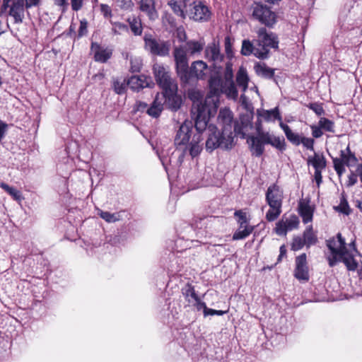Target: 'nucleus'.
I'll list each match as a JSON object with an SVG mask.
<instances>
[{
  "mask_svg": "<svg viewBox=\"0 0 362 362\" xmlns=\"http://www.w3.org/2000/svg\"><path fill=\"white\" fill-rule=\"evenodd\" d=\"M235 216L238 218V223L241 228L250 226L246 217V214L242 211H236L235 212Z\"/></svg>",
  "mask_w": 362,
  "mask_h": 362,
  "instance_id": "50",
  "label": "nucleus"
},
{
  "mask_svg": "<svg viewBox=\"0 0 362 362\" xmlns=\"http://www.w3.org/2000/svg\"><path fill=\"white\" fill-rule=\"evenodd\" d=\"M233 78V71L232 64L228 62L224 71V81L227 86L228 97L231 98H236L238 97V90Z\"/></svg>",
  "mask_w": 362,
  "mask_h": 362,
  "instance_id": "20",
  "label": "nucleus"
},
{
  "mask_svg": "<svg viewBox=\"0 0 362 362\" xmlns=\"http://www.w3.org/2000/svg\"><path fill=\"white\" fill-rule=\"evenodd\" d=\"M262 138L265 144H270L280 151L285 150L286 144L283 137L275 136L269 132H262Z\"/></svg>",
  "mask_w": 362,
  "mask_h": 362,
  "instance_id": "26",
  "label": "nucleus"
},
{
  "mask_svg": "<svg viewBox=\"0 0 362 362\" xmlns=\"http://www.w3.org/2000/svg\"><path fill=\"white\" fill-rule=\"evenodd\" d=\"M188 97L192 101L191 114L195 128L201 132L208 126L210 117L216 112V103L211 95L204 100L202 92L195 89L188 90Z\"/></svg>",
  "mask_w": 362,
  "mask_h": 362,
  "instance_id": "1",
  "label": "nucleus"
},
{
  "mask_svg": "<svg viewBox=\"0 0 362 362\" xmlns=\"http://www.w3.org/2000/svg\"><path fill=\"white\" fill-rule=\"evenodd\" d=\"M334 209L340 213H342L345 215H349L351 212V209L349 208V204L347 201L342 198L341 199L340 204L337 206H334Z\"/></svg>",
  "mask_w": 362,
  "mask_h": 362,
  "instance_id": "49",
  "label": "nucleus"
},
{
  "mask_svg": "<svg viewBox=\"0 0 362 362\" xmlns=\"http://www.w3.org/2000/svg\"><path fill=\"white\" fill-rule=\"evenodd\" d=\"M98 215L107 223H115L119 220V215L117 213L111 214L108 211H98Z\"/></svg>",
  "mask_w": 362,
  "mask_h": 362,
  "instance_id": "44",
  "label": "nucleus"
},
{
  "mask_svg": "<svg viewBox=\"0 0 362 362\" xmlns=\"http://www.w3.org/2000/svg\"><path fill=\"white\" fill-rule=\"evenodd\" d=\"M88 23L86 20H82L80 22V26L78 29V35L79 36H83L85 35L88 32Z\"/></svg>",
  "mask_w": 362,
  "mask_h": 362,
  "instance_id": "60",
  "label": "nucleus"
},
{
  "mask_svg": "<svg viewBox=\"0 0 362 362\" xmlns=\"http://www.w3.org/2000/svg\"><path fill=\"white\" fill-rule=\"evenodd\" d=\"M257 114L259 117L267 122H274L276 119L280 121V122H281V117L278 107L269 110H262V111H258Z\"/></svg>",
  "mask_w": 362,
  "mask_h": 362,
  "instance_id": "30",
  "label": "nucleus"
},
{
  "mask_svg": "<svg viewBox=\"0 0 362 362\" xmlns=\"http://www.w3.org/2000/svg\"><path fill=\"white\" fill-rule=\"evenodd\" d=\"M252 16L262 24L272 28L276 23V15L268 6L262 4H255Z\"/></svg>",
  "mask_w": 362,
  "mask_h": 362,
  "instance_id": "8",
  "label": "nucleus"
},
{
  "mask_svg": "<svg viewBox=\"0 0 362 362\" xmlns=\"http://www.w3.org/2000/svg\"><path fill=\"white\" fill-rule=\"evenodd\" d=\"M224 46H225V52L228 57H231L233 56V50H232V42L231 39L229 36L225 37L224 40Z\"/></svg>",
  "mask_w": 362,
  "mask_h": 362,
  "instance_id": "52",
  "label": "nucleus"
},
{
  "mask_svg": "<svg viewBox=\"0 0 362 362\" xmlns=\"http://www.w3.org/2000/svg\"><path fill=\"white\" fill-rule=\"evenodd\" d=\"M299 220L296 215H292L290 217L276 223L275 231L279 235H286L287 232L292 230L298 227Z\"/></svg>",
  "mask_w": 362,
  "mask_h": 362,
  "instance_id": "14",
  "label": "nucleus"
},
{
  "mask_svg": "<svg viewBox=\"0 0 362 362\" xmlns=\"http://www.w3.org/2000/svg\"><path fill=\"white\" fill-rule=\"evenodd\" d=\"M358 160L355 155L350 151L349 146L340 152V158L333 159V164L335 171L339 177H341L345 172L344 165L354 167L357 165Z\"/></svg>",
  "mask_w": 362,
  "mask_h": 362,
  "instance_id": "9",
  "label": "nucleus"
},
{
  "mask_svg": "<svg viewBox=\"0 0 362 362\" xmlns=\"http://www.w3.org/2000/svg\"><path fill=\"white\" fill-rule=\"evenodd\" d=\"M71 7L74 11H78L82 7L83 0H71Z\"/></svg>",
  "mask_w": 362,
  "mask_h": 362,
  "instance_id": "63",
  "label": "nucleus"
},
{
  "mask_svg": "<svg viewBox=\"0 0 362 362\" xmlns=\"http://www.w3.org/2000/svg\"><path fill=\"white\" fill-rule=\"evenodd\" d=\"M163 98L159 93H157L151 106L147 109V114L154 118L160 116L163 110Z\"/></svg>",
  "mask_w": 362,
  "mask_h": 362,
  "instance_id": "27",
  "label": "nucleus"
},
{
  "mask_svg": "<svg viewBox=\"0 0 362 362\" xmlns=\"http://www.w3.org/2000/svg\"><path fill=\"white\" fill-rule=\"evenodd\" d=\"M112 25V31L115 35H121L122 33L128 32V26L120 22H111Z\"/></svg>",
  "mask_w": 362,
  "mask_h": 362,
  "instance_id": "48",
  "label": "nucleus"
},
{
  "mask_svg": "<svg viewBox=\"0 0 362 362\" xmlns=\"http://www.w3.org/2000/svg\"><path fill=\"white\" fill-rule=\"evenodd\" d=\"M205 42L204 40H189L187 42L185 46L184 47L190 55H194L196 54L200 53L202 51Z\"/></svg>",
  "mask_w": 362,
  "mask_h": 362,
  "instance_id": "35",
  "label": "nucleus"
},
{
  "mask_svg": "<svg viewBox=\"0 0 362 362\" xmlns=\"http://www.w3.org/2000/svg\"><path fill=\"white\" fill-rule=\"evenodd\" d=\"M322 170H315V173H314V178H315L318 187L320 186V185L322 183Z\"/></svg>",
  "mask_w": 362,
  "mask_h": 362,
  "instance_id": "64",
  "label": "nucleus"
},
{
  "mask_svg": "<svg viewBox=\"0 0 362 362\" xmlns=\"http://www.w3.org/2000/svg\"><path fill=\"white\" fill-rule=\"evenodd\" d=\"M182 293L189 305H191L196 300L199 296L197 294L194 288L191 284H187L182 290Z\"/></svg>",
  "mask_w": 362,
  "mask_h": 362,
  "instance_id": "38",
  "label": "nucleus"
},
{
  "mask_svg": "<svg viewBox=\"0 0 362 362\" xmlns=\"http://www.w3.org/2000/svg\"><path fill=\"white\" fill-rule=\"evenodd\" d=\"M248 82L249 77L247 70L245 67L240 66L236 74L237 85L243 92H245L247 88Z\"/></svg>",
  "mask_w": 362,
  "mask_h": 362,
  "instance_id": "31",
  "label": "nucleus"
},
{
  "mask_svg": "<svg viewBox=\"0 0 362 362\" xmlns=\"http://www.w3.org/2000/svg\"><path fill=\"white\" fill-rule=\"evenodd\" d=\"M279 126L284 132V134L287 139L290 142L296 146L300 144V140L302 137H300L299 134L294 133L287 124L283 123L282 122L279 123Z\"/></svg>",
  "mask_w": 362,
  "mask_h": 362,
  "instance_id": "34",
  "label": "nucleus"
},
{
  "mask_svg": "<svg viewBox=\"0 0 362 362\" xmlns=\"http://www.w3.org/2000/svg\"><path fill=\"white\" fill-rule=\"evenodd\" d=\"M343 262L349 270L354 271L357 267V263L352 254L350 253L349 250H347L344 255H341V257L337 258V262Z\"/></svg>",
  "mask_w": 362,
  "mask_h": 362,
  "instance_id": "36",
  "label": "nucleus"
},
{
  "mask_svg": "<svg viewBox=\"0 0 362 362\" xmlns=\"http://www.w3.org/2000/svg\"><path fill=\"white\" fill-rule=\"evenodd\" d=\"M168 4L177 16L182 18H185L183 8L186 7V6L183 5V2H177L175 0H170L168 1Z\"/></svg>",
  "mask_w": 362,
  "mask_h": 362,
  "instance_id": "41",
  "label": "nucleus"
},
{
  "mask_svg": "<svg viewBox=\"0 0 362 362\" xmlns=\"http://www.w3.org/2000/svg\"><path fill=\"white\" fill-rule=\"evenodd\" d=\"M281 213V206H269V209L266 214V218L268 221L276 220Z\"/></svg>",
  "mask_w": 362,
  "mask_h": 362,
  "instance_id": "46",
  "label": "nucleus"
},
{
  "mask_svg": "<svg viewBox=\"0 0 362 362\" xmlns=\"http://www.w3.org/2000/svg\"><path fill=\"white\" fill-rule=\"evenodd\" d=\"M190 305L194 306L197 310H203L204 314L206 311V308H207L206 303L202 301L199 298L194 300Z\"/></svg>",
  "mask_w": 362,
  "mask_h": 362,
  "instance_id": "57",
  "label": "nucleus"
},
{
  "mask_svg": "<svg viewBox=\"0 0 362 362\" xmlns=\"http://www.w3.org/2000/svg\"><path fill=\"white\" fill-rule=\"evenodd\" d=\"M25 0H3L1 13H6L13 18L15 24H21L25 18Z\"/></svg>",
  "mask_w": 362,
  "mask_h": 362,
  "instance_id": "3",
  "label": "nucleus"
},
{
  "mask_svg": "<svg viewBox=\"0 0 362 362\" xmlns=\"http://www.w3.org/2000/svg\"><path fill=\"white\" fill-rule=\"evenodd\" d=\"M148 104L142 101H136L134 105V110L136 112H146L148 109Z\"/></svg>",
  "mask_w": 362,
  "mask_h": 362,
  "instance_id": "53",
  "label": "nucleus"
},
{
  "mask_svg": "<svg viewBox=\"0 0 362 362\" xmlns=\"http://www.w3.org/2000/svg\"><path fill=\"white\" fill-rule=\"evenodd\" d=\"M254 227L252 226H248L243 228L239 226L238 229L233 235V239L235 240L245 239L252 233Z\"/></svg>",
  "mask_w": 362,
  "mask_h": 362,
  "instance_id": "40",
  "label": "nucleus"
},
{
  "mask_svg": "<svg viewBox=\"0 0 362 362\" xmlns=\"http://www.w3.org/2000/svg\"><path fill=\"white\" fill-rule=\"evenodd\" d=\"M298 210L304 223H308L312 221L314 207L310 204L309 200L300 201L298 204Z\"/></svg>",
  "mask_w": 362,
  "mask_h": 362,
  "instance_id": "25",
  "label": "nucleus"
},
{
  "mask_svg": "<svg viewBox=\"0 0 362 362\" xmlns=\"http://www.w3.org/2000/svg\"><path fill=\"white\" fill-rule=\"evenodd\" d=\"M258 135L257 136H250L247 139V142H250V150L252 154L259 157L262 155L264 151V141L262 138V132H259V128L257 127Z\"/></svg>",
  "mask_w": 362,
  "mask_h": 362,
  "instance_id": "22",
  "label": "nucleus"
},
{
  "mask_svg": "<svg viewBox=\"0 0 362 362\" xmlns=\"http://www.w3.org/2000/svg\"><path fill=\"white\" fill-rule=\"evenodd\" d=\"M127 82L122 78H116L113 80L112 86L114 90L117 94H122L125 92Z\"/></svg>",
  "mask_w": 362,
  "mask_h": 362,
  "instance_id": "45",
  "label": "nucleus"
},
{
  "mask_svg": "<svg viewBox=\"0 0 362 362\" xmlns=\"http://www.w3.org/2000/svg\"><path fill=\"white\" fill-rule=\"evenodd\" d=\"M189 18L195 21H206L209 19L211 12L209 8L201 2L194 3L189 13Z\"/></svg>",
  "mask_w": 362,
  "mask_h": 362,
  "instance_id": "16",
  "label": "nucleus"
},
{
  "mask_svg": "<svg viewBox=\"0 0 362 362\" xmlns=\"http://www.w3.org/2000/svg\"><path fill=\"white\" fill-rule=\"evenodd\" d=\"M257 38L256 45L260 51H265L267 58L269 57V49H277L279 47V40L277 35L272 32H267L266 28H260L257 30Z\"/></svg>",
  "mask_w": 362,
  "mask_h": 362,
  "instance_id": "5",
  "label": "nucleus"
},
{
  "mask_svg": "<svg viewBox=\"0 0 362 362\" xmlns=\"http://www.w3.org/2000/svg\"><path fill=\"white\" fill-rule=\"evenodd\" d=\"M190 127L187 124H182L177 132L175 139V144L177 145H183L187 144L190 138Z\"/></svg>",
  "mask_w": 362,
  "mask_h": 362,
  "instance_id": "28",
  "label": "nucleus"
},
{
  "mask_svg": "<svg viewBox=\"0 0 362 362\" xmlns=\"http://www.w3.org/2000/svg\"><path fill=\"white\" fill-rule=\"evenodd\" d=\"M140 9L145 12L151 20H155L158 18L155 8V0H141Z\"/></svg>",
  "mask_w": 362,
  "mask_h": 362,
  "instance_id": "29",
  "label": "nucleus"
},
{
  "mask_svg": "<svg viewBox=\"0 0 362 362\" xmlns=\"http://www.w3.org/2000/svg\"><path fill=\"white\" fill-rule=\"evenodd\" d=\"M294 276L300 281H307L309 279L308 267L307 265L306 255L301 254L296 258V269Z\"/></svg>",
  "mask_w": 362,
  "mask_h": 362,
  "instance_id": "17",
  "label": "nucleus"
},
{
  "mask_svg": "<svg viewBox=\"0 0 362 362\" xmlns=\"http://www.w3.org/2000/svg\"><path fill=\"white\" fill-rule=\"evenodd\" d=\"M91 50L94 53L95 60L100 63L106 62L111 57L112 54V49L103 48L95 42L91 44Z\"/></svg>",
  "mask_w": 362,
  "mask_h": 362,
  "instance_id": "24",
  "label": "nucleus"
},
{
  "mask_svg": "<svg viewBox=\"0 0 362 362\" xmlns=\"http://www.w3.org/2000/svg\"><path fill=\"white\" fill-rule=\"evenodd\" d=\"M308 107L310 110H312L313 111H314L316 113V115H317L319 116L324 114L323 107L320 104H317V103H310L308 105Z\"/></svg>",
  "mask_w": 362,
  "mask_h": 362,
  "instance_id": "56",
  "label": "nucleus"
},
{
  "mask_svg": "<svg viewBox=\"0 0 362 362\" xmlns=\"http://www.w3.org/2000/svg\"><path fill=\"white\" fill-rule=\"evenodd\" d=\"M154 77L158 85L163 90L172 88L175 89L177 86L175 79L171 77L170 69L161 64H155L153 66Z\"/></svg>",
  "mask_w": 362,
  "mask_h": 362,
  "instance_id": "4",
  "label": "nucleus"
},
{
  "mask_svg": "<svg viewBox=\"0 0 362 362\" xmlns=\"http://www.w3.org/2000/svg\"><path fill=\"white\" fill-rule=\"evenodd\" d=\"M209 73V68L202 60L194 61L188 69V78L187 81H181L185 84L190 83L191 80H206Z\"/></svg>",
  "mask_w": 362,
  "mask_h": 362,
  "instance_id": "11",
  "label": "nucleus"
},
{
  "mask_svg": "<svg viewBox=\"0 0 362 362\" xmlns=\"http://www.w3.org/2000/svg\"><path fill=\"white\" fill-rule=\"evenodd\" d=\"M227 310L226 311H223V310H214V309H211V308H206V311L204 312V317H206V316H209V315H223L226 313H227Z\"/></svg>",
  "mask_w": 362,
  "mask_h": 362,
  "instance_id": "58",
  "label": "nucleus"
},
{
  "mask_svg": "<svg viewBox=\"0 0 362 362\" xmlns=\"http://www.w3.org/2000/svg\"><path fill=\"white\" fill-rule=\"evenodd\" d=\"M303 240L307 245L310 247L317 243V238L315 233L313 232L312 226H308L305 231L303 232Z\"/></svg>",
  "mask_w": 362,
  "mask_h": 362,
  "instance_id": "39",
  "label": "nucleus"
},
{
  "mask_svg": "<svg viewBox=\"0 0 362 362\" xmlns=\"http://www.w3.org/2000/svg\"><path fill=\"white\" fill-rule=\"evenodd\" d=\"M357 181H358L357 174L351 172L349 176L347 186L351 187V186L354 185L357 182Z\"/></svg>",
  "mask_w": 362,
  "mask_h": 362,
  "instance_id": "62",
  "label": "nucleus"
},
{
  "mask_svg": "<svg viewBox=\"0 0 362 362\" xmlns=\"http://www.w3.org/2000/svg\"><path fill=\"white\" fill-rule=\"evenodd\" d=\"M209 130L211 132L206 141V149L208 151H213L217 148L223 149L231 148L233 144L234 136L224 134L223 132H217L216 127L209 124Z\"/></svg>",
  "mask_w": 362,
  "mask_h": 362,
  "instance_id": "2",
  "label": "nucleus"
},
{
  "mask_svg": "<svg viewBox=\"0 0 362 362\" xmlns=\"http://www.w3.org/2000/svg\"><path fill=\"white\" fill-rule=\"evenodd\" d=\"M300 144H302L305 148L308 149L314 150V139L311 138L302 137L300 140Z\"/></svg>",
  "mask_w": 362,
  "mask_h": 362,
  "instance_id": "54",
  "label": "nucleus"
},
{
  "mask_svg": "<svg viewBox=\"0 0 362 362\" xmlns=\"http://www.w3.org/2000/svg\"><path fill=\"white\" fill-rule=\"evenodd\" d=\"M100 7V11L105 18H110L112 16V10L107 4H101Z\"/></svg>",
  "mask_w": 362,
  "mask_h": 362,
  "instance_id": "55",
  "label": "nucleus"
},
{
  "mask_svg": "<svg viewBox=\"0 0 362 362\" xmlns=\"http://www.w3.org/2000/svg\"><path fill=\"white\" fill-rule=\"evenodd\" d=\"M218 124L222 125V132L224 134L233 136V116L229 109H221L218 117Z\"/></svg>",
  "mask_w": 362,
  "mask_h": 362,
  "instance_id": "18",
  "label": "nucleus"
},
{
  "mask_svg": "<svg viewBox=\"0 0 362 362\" xmlns=\"http://www.w3.org/2000/svg\"><path fill=\"white\" fill-rule=\"evenodd\" d=\"M0 187L4 189L15 200L21 201L23 199L21 192L16 189V188L10 187L8 185L4 182H0Z\"/></svg>",
  "mask_w": 362,
  "mask_h": 362,
  "instance_id": "42",
  "label": "nucleus"
},
{
  "mask_svg": "<svg viewBox=\"0 0 362 362\" xmlns=\"http://www.w3.org/2000/svg\"><path fill=\"white\" fill-rule=\"evenodd\" d=\"M308 164L311 165L315 170H322L326 167V160L323 155L315 153L313 156L308 158Z\"/></svg>",
  "mask_w": 362,
  "mask_h": 362,
  "instance_id": "33",
  "label": "nucleus"
},
{
  "mask_svg": "<svg viewBox=\"0 0 362 362\" xmlns=\"http://www.w3.org/2000/svg\"><path fill=\"white\" fill-rule=\"evenodd\" d=\"M282 199V192L280 189L279 187H278L276 185H273L267 189V192L266 194V200L269 206L272 205L276 206H281Z\"/></svg>",
  "mask_w": 362,
  "mask_h": 362,
  "instance_id": "21",
  "label": "nucleus"
},
{
  "mask_svg": "<svg viewBox=\"0 0 362 362\" xmlns=\"http://www.w3.org/2000/svg\"><path fill=\"white\" fill-rule=\"evenodd\" d=\"M151 83V79L144 75L133 76L127 81V85L133 90L139 91V90L148 87Z\"/></svg>",
  "mask_w": 362,
  "mask_h": 362,
  "instance_id": "23",
  "label": "nucleus"
},
{
  "mask_svg": "<svg viewBox=\"0 0 362 362\" xmlns=\"http://www.w3.org/2000/svg\"><path fill=\"white\" fill-rule=\"evenodd\" d=\"M161 97L163 98V102L166 107L172 111H177L182 105V98L177 94V86H175V89L171 88L163 90Z\"/></svg>",
  "mask_w": 362,
  "mask_h": 362,
  "instance_id": "12",
  "label": "nucleus"
},
{
  "mask_svg": "<svg viewBox=\"0 0 362 362\" xmlns=\"http://www.w3.org/2000/svg\"><path fill=\"white\" fill-rule=\"evenodd\" d=\"M145 49L152 54L160 57L168 56L170 52V43L168 42L156 40L151 35L144 36Z\"/></svg>",
  "mask_w": 362,
  "mask_h": 362,
  "instance_id": "10",
  "label": "nucleus"
},
{
  "mask_svg": "<svg viewBox=\"0 0 362 362\" xmlns=\"http://www.w3.org/2000/svg\"><path fill=\"white\" fill-rule=\"evenodd\" d=\"M187 54V52L182 45L174 48L173 57L175 62V69L181 81H187L189 76V64Z\"/></svg>",
  "mask_w": 362,
  "mask_h": 362,
  "instance_id": "6",
  "label": "nucleus"
},
{
  "mask_svg": "<svg viewBox=\"0 0 362 362\" xmlns=\"http://www.w3.org/2000/svg\"><path fill=\"white\" fill-rule=\"evenodd\" d=\"M205 58L214 62V65L219 64L223 62L224 55L221 53L218 42L214 40L209 43L204 50Z\"/></svg>",
  "mask_w": 362,
  "mask_h": 362,
  "instance_id": "15",
  "label": "nucleus"
},
{
  "mask_svg": "<svg viewBox=\"0 0 362 362\" xmlns=\"http://www.w3.org/2000/svg\"><path fill=\"white\" fill-rule=\"evenodd\" d=\"M7 128L8 125L3 121L0 120V141L5 137Z\"/></svg>",
  "mask_w": 362,
  "mask_h": 362,
  "instance_id": "61",
  "label": "nucleus"
},
{
  "mask_svg": "<svg viewBox=\"0 0 362 362\" xmlns=\"http://www.w3.org/2000/svg\"><path fill=\"white\" fill-rule=\"evenodd\" d=\"M202 141V138L200 133L194 135L189 147V154L192 157L197 156L202 151V144H200Z\"/></svg>",
  "mask_w": 362,
  "mask_h": 362,
  "instance_id": "32",
  "label": "nucleus"
},
{
  "mask_svg": "<svg viewBox=\"0 0 362 362\" xmlns=\"http://www.w3.org/2000/svg\"><path fill=\"white\" fill-rule=\"evenodd\" d=\"M210 95H219L221 93H226L228 96V91L225 81L222 80L218 72L212 73L209 79Z\"/></svg>",
  "mask_w": 362,
  "mask_h": 362,
  "instance_id": "13",
  "label": "nucleus"
},
{
  "mask_svg": "<svg viewBox=\"0 0 362 362\" xmlns=\"http://www.w3.org/2000/svg\"><path fill=\"white\" fill-rule=\"evenodd\" d=\"M256 74L262 77L271 78L274 74V70L268 67L264 64L258 63L255 66Z\"/></svg>",
  "mask_w": 362,
  "mask_h": 362,
  "instance_id": "37",
  "label": "nucleus"
},
{
  "mask_svg": "<svg viewBox=\"0 0 362 362\" xmlns=\"http://www.w3.org/2000/svg\"><path fill=\"white\" fill-rule=\"evenodd\" d=\"M305 245H306L303 238L299 236H296L293 239L291 249L294 251H298L302 249Z\"/></svg>",
  "mask_w": 362,
  "mask_h": 362,
  "instance_id": "51",
  "label": "nucleus"
},
{
  "mask_svg": "<svg viewBox=\"0 0 362 362\" xmlns=\"http://www.w3.org/2000/svg\"><path fill=\"white\" fill-rule=\"evenodd\" d=\"M318 124L320 126L322 129L329 132H334V124L332 121L325 118L321 117L319 120Z\"/></svg>",
  "mask_w": 362,
  "mask_h": 362,
  "instance_id": "47",
  "label": "nucleus"
},
{
  "mask_svg": "<svg viewBox=\"0 0 362 362\" xmlns=\"http://www.w3.org/2000/svg\"><path fill=\"white\" fill-rule=\"evenodd\" d=\"M310 128L312 129V135L314 138H320L323 134L322 128L319 124L318 126L311 125Z\"/></svg>",
  "mask_w": 362,
  "mask_h": 362,
  "instance_id": "59",
  "label": "nucleus"
},
{
  "mask_svg": "<svg viewBox=\"0 0 362 362\" xmlns=\"http://www.w3.org/2000/svg\"><path fill=\"white\" fill-rule=\"evenodd\" d=\"M327 246L331 252L332 256L328 257L330 267H334L337 263V258L341 257L348 250L344 238L341 233L337 235V239H330L327 241Z\"/></svg>",
  "mask_w": 362,
  "mask_h": 362,
  "instance_id": "7",
  "label": "nucleus"
},
{
  "mask_svg": "<svg viewBox=\"0 0 362 362\" xmlns=\"http://www.w3.org/2000/svg\"><path fill=\"white\" fill-rule=\"evenodd\" d=\"M128 23L129 24L132 32L135 35H140L142 33V25L141 22L139 18H132L128 19Z\"/></svg>",
  "mask_w": 362,
  "mask_h": 362,
  "instance_id": "43",
  "label": "nucleus"
},
{
  "mask_svg": "<svg viewBox=\"0 0 362 362\" xmlns=\"http://www.w3.org/2000/svg\"><path fill=\"white\" fill-rule=\"evenodd\" d=\"M241 54L244 56H250L254 54L256 57L264 59H267L265 51H260L257 45L254 44L250 40H243L242 42Z\"/></svg>",
  "mask_w": 362,
  "mask_h": 362,
  "instance_id": "19",
  "label": "nucleus"
}]
</instances>
